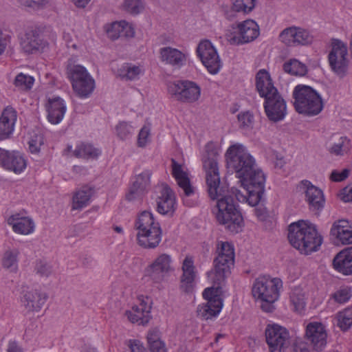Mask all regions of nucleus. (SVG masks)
<instances>
[{
    "mask_svg": "<svg viewBox=\"0 0 352 352\" xmlns=\"http://www.w3.org/2000/svg\"><path fill=\"white\" fill-rule=\"evenodd\" d=\"M47 45V41L36 29L27 30L20 41L21 50L26 54L41 52Z\"/></svg>",
    "mask_w": 352,
    "mask_h": 352,
    "instance_id": "nucleus-21",
    "label": "nucleus"
},
{
    "mask_svg": "<svg viewBox=\"0 0 352 352\" xmlns=\"http://www.w3.org/2000/svg\"><path fill=\"white\" fill-rule=\"evenodd\" d=\"M256 0H232V10L242 14H249L255 8Z\"/></svg>",
    "mask_w": 352,
    "mask_h": 352,
    "instance_id": "nucleus-45",
    "label": "nucleus"
},
{
    "mask_svg": "<svg viewBox=\"0 0 352 352\" xmlns=\"http://www.w3.org/2000/svg\"><path fill=\"white\" fill-rule=\"evenodd\" d=\"M16 3L31 11H40L45 9L50 0H15Z\"/></svg>",
    "mask_w": 352,
    "mask_h": 352,
    "instance_id": "nucleus-46",
    "label": "nucleus"
},
{
    "mask_svg": "<svg viewBox=\"0 0 352 352\" xmlns=\"http://www.w3.org/2000/svg\"><path fill=\"white\" fill-rule=\"evenodd\" d=\"M182 274L180 277V289L185 293L192 292L195 285L197 270L191 256H186L182 265Z\"/></svg>",
    "mask_w": 352,
    "mask_h": 352,
    "instance_id": "nucleus-24",
    "label": "nucleus"
},
{
    "mask_svg": "<svg viewBox=\"0 0 352 352\" xmlns=\"http://www.w3.org/2000/svg\"><path fill=\"white\" fill-rule=\"evenodd\" d=\"M160 58L162 63L179 69L186 65L187 54L177 48L164 47L160 49Z\"/></svg>",
    "mask_w": 352,
    "mask_h": 352,
    "instance_id": "nucleus-27",
    "label": "nucleus"
},
{
    "mask_svg": "<svg viewBox=\"0 0 352 352\" xmlns=\"http://www.w3.org/2000/svg\"><path fill=\"white\" fill-rule=\"evenodd\" d=\"M7 223L14 233L21 235L32 234L36 228L33 219L25 211L15 212L8 217Z\"/></svg>",
    "mask_w": 352,
    "mask_h": 352,
    "instance_id": "nucleus-22",
    "label": "nucleus"
},
{
    "mask_svg": "<svg viewBox=\"0 0 352 352\" xmlns=\"http://www.w3.org/2000/svg\"><path fill=\"white\" fill-rule=\"evenodd\" d=\"M34 271L40 276L47 278L52 273V267L49 263L40 260L36 263Z\"/></svg>",
    "mask_w": 352,
    "mask_h": 352,
    "instance_id": "nucleus-50",
    "label": "nucleus"
},
{
    "mask_svg": "<svg viewBox=\"0 0 352 352\" xmlns=\"http://www.w3.org/2000/svg\"><path fill=\"white\" fill-rule=\"evenodd\" d=\"M288 239L294 248L306 255L318 251L322 243V238L316 226L304 220H299L289 226Z\"/></svg>",
    "mask_w": 352,
    "mask_h": 352,
    "instance_id": "nucleus-3",
    "label": "nucleus"
},
{
    "mask_svg": "<svg viewBox=\"0 0 352 352\" xmlns=\"http://www.w3.org/2000/svg\"><path fill=\"white\" fill-rule=\"evenodd\" d=\"M176 208V200L173 190L163 186L157 200V210L162 214H172Z\"/></svg>",
    "mask_w": 352,
    "mask_h": 352,
    "instance_id": "nucleus-29",
    "label": "nucleus"
},
{
    "mask_svg": "<svg viewBox=\"0 0 352 352\" xmlns=\"http://www.w3.org/2000/svg\"><path fill=\"white\" fill-rule=\"evenodd\" d=\"M294 352H310L308 345L304 342H297L294 346Z\"/></svg>",
    "mask_w": 352,
    "mask_h": 352,
    "instance_id": "nucleus-63",
    "label": "nucleus"
},
{
    "mask_svg": "<svg viewBox=\"0 0 352 352\" xmlns=\"http://www.w3.org/2000/svg\"><path fill=\"white\" fill-rule=\"evenodd\" d=\"M350 140L345 136H342L330 148V152L336 155H342L350 149Z\"/></svg>",
    "mask_w": 352,
    "mask_h": 352,
    "instance_id": "nucleus-48",
    "label": "nucleus"
},
{
    "mask_svg": "<svg viewBox=\"0 0 352 352\" xmlns=\"http://www.w3.org/2000/svg\"><path fill=\"white\" fill-rule=\"evenodd\" d=\"M172 175L177 182V185L184 191L186 197H190L195 193V188L191 185L188 173L183 166L175 160L172 159Z\"/></svg>",
    "mask_w": 352,
    "mask_h": 352,
    "instance_id": "nucleus-31",
    "label": "nucleus"
},
{
    "mask_svg": "<svg viewBox=\"0 0 352 352\" xmlns=\"http://www.w3.org/2000/svg\"><path fill=\"white\" fill-rule=\"evenodd\" d=\"M216 254L213 261L214 268L207 272V276L212 284L221 285L234 263V245L227 241H219Z\"/></svg>",
    "mask_w": 352,
    "mask_h": 352,
    "instance_id": "nucleus-5",
    "label": "nucleus"
},
{
    "mask_svg": "<svg viewBox=\"0 0 352 352\" xmlns=\"http://www.w3.org/2000/svg\"><path fill=\"white\" fill-rule=\"evenodd\" d=\"M349 176V170L343 169L341 172L337 170L332 171L331 174V179L333 182H339L344 180Z\"/></svg>",
    "mask_w": 352,
    "mask_h": 352,
    "instance_id": "nucleus-57",
    "label": "nucleus"
},
{
    "mask_svg": "<svg viewBox=\"0 0 352 352\" xmlns=\"http://www.w3.org/2000/svg\"><path fill=\"white\" fill-rule=\"evenodd\" d=\"M347 56L346 45L339 39H333L328 59L333 72L340 77L345 76L348 70L349 61Z\"/></svg>",
    "mask_w": 352,
    "mask_h": 352,
    "instance_id": "nucleus-13",
    "label": "nucleus"
},
{
    "mask_svg": "<svg viewBox=\"0 0 352 352\" xmlns=\"http://www.w3.org/2000/svg\"><path fill=\"white\" fill-rule=\"evenodd\" d=\"M334 268L344 275H352V247L340 251L333 258Z\"/></svg>",
    "mask_w": 352,
    "mask_h": 352,
    "instance_id": "nucleus-34",
    "label": "nucleus"
},
{
    "mask_svg": "<svg viewBox=\"0 0 352 352\" xmlns=\"http://www.w3.org/2000/svg\"><path fill=\"white\" fill-rule=\"evenodd\" d=\"M151 352H166L165 345L162 341L157 342L149 346Z\"/></svg>",
    "mask_w": 352,
    "mask_h": 352,
    "instance_id": "nucleus-62",
    "label": "nucleus"
},
{
    "mask_svg": "<svg viewBox=\"0 0 352 352\" xmlns=\"http://www.w3.org/2000/svg\"><path fill=\"white\" fill-rule=\"evenodd\" d=\"M41 145V142H38L35 140H32L29 142V149H30V151L32 153H38L39 151H40Z\"/></svg>",
    "mask_w": 352,
    "mask_h": 352,
    "instance_id": "nucleus-64",
    "label": "nucleus"
},
{
    "mask_svg": "<svg viewBox=\"0 0 352 352\" xmlns=\"http://www.w3.org/2000/svg\"><path fill=\"white\" fill-rule=\"evenodd\" d=\"M236 32L226 35L227 40L232 45H243L251 43L260 34L259 26L256 21L248 19L236 25Z\"/></svg>",
    "mask_w": 352,
    "mask_h": 352,
    "instance_id": "nucleus-14",
    "label": "nucleus"
},
{
    "mask_svg": "<svg viewBox=\"0 0 352 352\" xmlns=\"http://www.w3.org/2000/svg\"><path fill=\"white\" fill-rule=\"evenodd\" d=\"M47 299V294L41 289L27 287L21 292L20 302L27 314H32L40 311Z\"/></svg>",
    "mask_w": 352,
    "mask_h": 352,
    "instance_id": "nucleus-16",
    "label": "nucleus"
},
{
    "mask_svg": "<svg viewBox=\"0 0 352 352\" xmlns=\"http://www.w3.org/2000/svg\"><path fill=\"white\" fill-rule=\"evenodd\" d=\"M146 338L148 346L152 344H155L157 342L162 341L160 338V331L157 329H150L148 332Z\"/></svg>",
    "mask_w": 352,
    "mask_h": 352,
    "instance_id": "nucleus-58",
    "label": "nucleus"
},
{
    "mask_svg": "<svg viewBox=\"0 0 352 352\" xmlns=\"http://www.w3.org/2000/svg\"><path fill=\"white\" fill-rule=\"evenodd\" d=\"M256 88L259 96L263 98L278 91L276 87L274 85V82L270 73L264 69H260L256 73Z\"/></svg>",
    "mask_w": 352,
    "mask_h": 352,
    "instance_id": "nucleus-32",
    "label": "nucleus"
},
{
    "mask_svg": "<svg viewBox=\"0 0 352 352\" xmlns=\"http://www.w3.org/2000/svg\"><path fill=\"white\" fill-rule=\"evenodd\" d=\"M134 228L137 231L138 243L142 248L155 249L160 245L162 238V230L151 212H142L135 221Z\"/></svg>",
    "mask_w": 352,
    "mask_h": 352,
    "instance_id": "nucleus-4",
    "label": "nucleus"
},
{
    "mask_svg": "<svg viewBox=\"0 0 352 352\" xmlns=\"http://www.w3.org/2000/svg\"><path fill=\"white\" fill-rule=\"evenodd\" d=\"M94 190L88 186H83L73 196L72 210H80L90 202Z\"/></svg>",
    "mask_w": 352,
    "mask_h": 352,
    "instance_id": "nucleus-37",
    "label": "nucleus"
},
{
    "mask_svg": "<svg viewBox=\"0 0 352 352\" xmlns=\"http://www.w3.org/2000/svg\"><path fill=\"white\" fill-rule=\"evenodd\" d=\"M121 21L113 22L111 24L110 27L107 30L108 36L113 40H115L121 36L122 28Z\"/></svg>",
    "mask_w": 352,
    "mask_h": 352,
    "instance_id": "nucleus-51",
    "label": "nucleus"
},
{
    "mask_svg": "<svg viewBox=\"0 0 352 352\" xmlns=\"http://www.w3.org/2000/svg\"><path fill=\"white\" fill-rule=\"evenodd\" d=\"M207 177V188L209 197L216 200L214 213L217 221L232 233H238L243 226V219L234 199L232 188L225 192L219 188L220 177L217 168L211 167Z\"/></svg>",
    "mask_w": 352,
    "mask_h": 352,
    "instance_id": "nucleus-2",
    "label": "nucleus"
},
{
    "mask_svg": "<svg viewBox=\"0 0 352 352\" xmlns=\"http://www.w3.org/2000/svg\"><path fill=\"white\" fill-rule=\"evenodd\" d=\"M263 107L268 119L277 122L283 120L287 114V104L278 91L265 98Z\"/></svg>",
    "mask_w": 352,
    "mask_h": 352,
    "instance_id": "nucleus-20",
    "label": "nucleus"
},
{
    "mask_svg": "<svg viewBox=\"0 0 352 352\" xmlns=\"http://www.w3.org/2000/svg\"><path fill=\"white\" fill-rule=\"evenodd\" d=\"M290 304L292 309L299 314H301L305 308L306 301L305 294L302 289L299 287L294 288L290 293Z\"/></svg>",
    "mask_w": 352,
    "mask_h": 352,
    "instance_id": "nucleus-39",
    "label": "nucleus"
},
{
    "mask_svg": "<svg viewBox=\"0 0 352 352\" xmlns=\"http://www.w3.org/2000/svg\"><path fill=\"white\" fill-rule=\"evenodd\" d=\"M27 164V160L19 151L0 147V166L3 169L19 175L25 170Z\"/></svg>",
    "mask_w": 352,
    "mask_h": 352,
    "instance_id": "nucleus-18",
    "label": "nucleus"
},
{
    "mask_svg": "<svg viewBox=\"0 0 352 352\" xmlns=\"http://www.w3.org/2000/svg\"><path fill=\"white\" fill-rule=\"evenodd\" d=\"M123 7L126 12L136 15L143 10L144 3L142 0H124Z\"/></svg>",
    "mask_w": 352,
    "mask_h": 352,
    "instance_id": "nucleus-49",
    "label": "nucleus"
},
{
    "mask_svg": "<svg viewBox=\"0 0 352 352\" xmlns=\"http://www.w3.org/2000/svg\"><path fill=\"white\" fill-rule=\"evenodd\" d=\"M206 155L203 160V167L206 173V182H207L208 174L212 169H209L211 167L214 168V170L217 168V175L219 176V170L217 163L218 151L215 144L210 142L206 144L205 146Z\"/></svg>",
    "mask_w": 352,
    "mask_h": 352,
    "instance_id": "nucleus-35",
    "label": "nucleus"
},
{
    "mask_svg": "<svg viewBox=\"0 0 352 352\" xmlns=\"http://www.w3.org/2000/svg\"><path fill=\"white\" fill-rule=\"evenodd\" d=\"M129 352H147L144 344L139 340L131 339L127 342Z\"/></svg>",
    "mask_w": 352,
    "mask_h": 352,
    "instance_id": "nucleus-54",
    "label": "nucleus"
},
{
    "mask_svg": "<svg viewBox=\"0 0 352 352\" xmlns=\"http://www.w3.org/2000/svg\"><path fill=\"white\" fill-rule=\"evenodd\" d=\"M340 199L344 202H352V186H346L342 189Z\"/></svg>",
    "mask_w": 352,
    "mask_h": 352,
    "instance_id": "nucleus-60",
    "label": "nucleus"
},
{
    "mask_svg": "<svg viewBox=\"0 0 352 352\" xmlns=\"http://www.w3.org/2000/svg\"><path fill=\"white\" fill-rule=\"evenodd\" d=\"M226 157L228 166L241 179L247 193L243 195L237 188H232L235 199L239 202H247L251 206H256L262 201L265 192V174L257 167L254 158L247 148L241 143L230 145L226 153Z\"/></svg>",
    "mask_w": 352,
    "mask_h": 352,
    "instance_id": "nucleus-1",
    "label": "nucleus"
},
{
    "mask_svg": "<svg viewBox=\"0 0 352 352\" xmlns=\"http://www.w3.org/2000/svg\"><path fill=\"white\" fill-rule=\"evenodd\" d=\"M34 82L33 77L20 73L16 76L14 84L19 90L28 91L32 87Z\"/></svg>",
    "mask_w": 352,
    "mask_h": 352,
    "instance_id": "nucleus-47",
    "label": "nucleus"
},
{
    "mask_svg": "<svg viewBox=\"0 0 352 352\" xmlns=\"http://www.w3.org/2000/svg\"><path fill=\"white\" fill-rule=\"evenodd\" d=\"M351 296V291L349 289H340L333 295L334 300L340 304L347 302Z\"/></svg>",
    "mask_w": 352,
    "mask_h": 352,
    "instance_id": "nucleus-52",
    "label": "nucleus"
},
{
    "mask_svg": "<svg viewBox=\"0 0 352 352\" xmlns=\"http://www.w3.org/2000/svg\"><path fill=\"white\" fill-rule=\"evenodd\" d=\"M295 110L306 116L318 115L323 109V102L320 95L310 86L296 85L292 93Z\"/></svg>",
    "mask_w": 352,
    "mask_h": 352,
    "instance_id": "nucleus-6",
    "label": "nucleus"
},
{
    "mask_svg": "<svg viewBox=\"0 0 352 352\" xmlns=\"http://www.w3.org/2000/svg\"><path fill=\"white\" fill-rule=\"evenodd\" d=\"M337 325L342 330L349 329L352 325V307L339 311L336 315Z\"/></svg>",
    "mask_w": 352,
    "mask_h": 352,
    "instance_id": "nucleus-44",
    "label": "nucleus"
},
{
    "mask_svg": "<svg viewBox=\"0 0 352 352\" xmlns=\"http://www.w3.org/2000/svg\"><path fill=\"white\" fill-rule=\"evenodd\" d=\"M305 335L316 351H322L327 344V331L321 322L309 323L306 327Z\"/></svg>",
    "mask_w": 352,
    "mask_h": 352,
    "instance_id": "nucleus-25",
    "label": "nucleus"
},
{
    "mask_svg": "<svg viewBox=\"0 0 352 352\" xmlns=\"http://www.w3.org/2000/svg\"><path fill=\"white\" fill-rule=\"evenodd\" d=\"M144 74V69L140 65L131 63L124 64L119 69V75L122 79L135 80Z\"/></svg>",
    "mask_w": 352,
    "mask_h": 352,
    "instance_id": "nucleus-38",
    "label": "nucleus"
},
{
    "mask_svg": "<svg viewBox=\"0 0 352 352\" xmlns=\"http://www.w3.org/2000/svg\"><path fill=\"white\" fill-rule=\"evenodd\" d=\"M19 251L17 249L6 250L2 258V265L4 268L12 272L18 270V256Z\"/></svg>",
    "mask_w": 352,
    "mask_h": 352,
    "instance_id": "nucleus-42",
    "label": "nucleus"
},
{
    "mask_svg": "<svg viewBox=\"0 0 352 352\" xmlns=\"http://www.w3.org/2000/svg\"><path fill=\"white\" fill-rule=\"evenodd\" d=\"M46 110L48 121L53 124H56L63 119L67 107L65 101L61 98L54 97L49 98L46 104Z\"/></svg>",
    "mask_w": 352,
    "mask_h": 352,
    "instance_id": "nucleus-30",
    "label": "nucleus"
},
{
    "mask_svg": "<svg viewBox=\"0 0 352 352\" xmlns=\"http://www.w3.org/2000/svg\"><path fill=\"white\" fill-rule=\"evenodd\" d=\"M72 88L80 98H87L94 91L95 80L86 68L81 65H74L67 69Z\"/></svg>",
    "mask_w": 352,
    "mask_h": 352,
    "instance_id": "nucleus-9",
    "label": "nucleus"
},
{
    "mask_svg": "<svg viewBox=\"0 0 352 352\" xmlns=\"http://www.w3.org/2000/svg\"><path fill=\"white\" fill-rule=\"evenodd\" d=\"M266 342L271 352L281 351L289 344V333L288 330L278 324H268L265 331Z\"/></svg>",
    "mask_w": 352,
    "mask_h": 352,
    "instance_id": "nucleus-17",
    "label": "nucleus"
},
{
    "mask_svg": "<svg viewBox=\"0 0 352 352\" xmlns=\"http://www.w3.org/2000/svg\"><path fill=\"white\" fill-rule=\"evenodd\" d=\"M175 270L173 259L170 254L162 253L146 267V275L156 283H160Z\"/></svg>",
    "mask_w": 352,
    "mask_h": 352,
    "instance_id": "nucleus-11",
    "label": "nucleus"
},
{
    "mask_svg": "<svg viewBox=\"0 0 352 352\" xmlns=\"http://www.w3.org/2000/svg\"><path fill=\"white\" fill-rule=\"evenodd\" d=\"M197 54L209 73L216 74L219 72L222 63L217 50L209 40L200 41Z\"/></svg>",
    "mask_w": 352,
    "mask_h": 352,
    "instance_id": "nucleus-15",
    "label": "nucleus"
},
{
    "mask_svg": "<svg viewBox=\"0 0 352 352\" xmlns=\"http://www.w3.org/2000/svg\"><path fill=\"white\" fill-rule=\"evenodd\" d=\"M279 38L289 47L310 45L314 41V36L309 29L296 25L283 29L279 34Z\"/></svg>",
    "mask_w": 352,
    "mask_h": 352,
    "instance_id": "nucleus-12",
    "label": "nucleus"
},
{
    "mask_svg": "<svg viewBox=\"0 0 352 352\" xmlns=\"http://www.w3.org/2000/svg\"><path fill=\"white\" fill-rule=\"evenodd\" d=\"M135 129L131 122L126 121H120L115 126L116 135L122 141L131 140L134 135Z\"/></svg>",
    "mask_w": 352,
    "mask_h": 352,
    "instance_id": "nucleus-40",
    "label": "nucleus"
},
{
    "mask_svg": "<svg viewBox=\"0 0 352 352\" xmlns=\"http://www.w3.org/2000/svg\"><path fill=\"white\" fill-rule=\"evenodd\" d=\"M254 208V214L258 218L259 221H264L266 220L268 214L267 211L265 207H264L263 205H258V204Z\"/></svg>",
    "mask_w": 352,
    "mask_h": 352,
    "instance_id": "nucleus-59",
    "label": "nucleus"
},
{
    "mask_svg": "<svg viewBox=\"0 0 352 352\" xmlns=\"http://www.w3.org/2000/svg\"><path fill=\"white\" fill-rule=\"evenodd\" d=\"M101 153L100 148L94 147L92 144L80 142L76 146L73 155L84 160H94L97 159Z\"/></svg>",
    "mask_w": 352,
    "mask_h": 352,
    "instance_id": "nucleus-36",
    "label": "nucleus"
},
{
    "mask_svg": "<svg viewBox=\"0 0 352 352\" xmlns=\"http://www.w3.org/2000/svg\"><path fill=\"white\" fill-rule=\"evenodd\" d=\"M282 286L283 283L280 278L260 276L253 284L252 295L256 300L272 304L279 298Z\"/></svg>",
    "mask_w": 352,
    "mask_h": 352,
    "instance_id": "nucleus-8",
    "label": "nucleus"
},
{
    "mask_svg": "<svg viewBox=\"0 0 352 352\" xmlns=\"http://www.w3.org/2000/svg\"><path fill=\"white\" fill-rule=\"evenodd\" d=\"M283 67L286 73L294 76H302L307 72V66L296 58L285 62Z\"/></svg>",
    "mask_w": 352,
    "mask_h": 352,
    "instance_id": "nucleus-41",
    "label": "nucleus"
},
{
    "mask_svg": "<svg viewBox=\"0 0 352 352\" xmlns=\"http://www.w3.org/2000/svg\"><path fill=\"white\" fill-rule=\"evenodd\" d=\"M330 234L339 243L352 244V226L346 219L336 221L331 226Z\"/></svg>",
    "mask_w": 352,
    "mask_h": 352,
    "instance_id": "nucleus-28",
    "label": "nucleus"
},
{
    "mask_svg": "<svg viewBox=\"0 0 352 352\" xmlns=\"http://www.w3.org/2000/svg\"><path fill=\"white\" fill-rule=\"evenodd\" d=\"M11 43V36L5 34L0 28V56L4 54L8 46Z\"/></svg>",
    "mask_w": 352,
    "mask_h": 352,
    "instance_id": "nucleus-55",
    "label": "nucleus"
},
{
    "mask_svg": "<svg viewBox=\"0 0 352 352\" xmlns=\"http://www.w3.org/2000/svg\"><path fill=\"white\" fill-rule=\"evenodd\" d=\"M167 91L171 98L179 102L192 104L199 100L201 89L195 81L178 80L167 84Z\"/></svg>",
    "mask_w": 352,
    "mask_h": 352,
    "instance_id": "nucleus-7",
    "label": "nucleus"
},
{
    "mask_svg": "<svg viewBox=\"0 0 352 352\" xmlns=\"http://www.w3.org/2000/svg\"><path fill=\"white\" fill-rule=\"evenodd\" d=\"M302 188L305 190L306 199L310 207L314 210L322 209L324 204L322 191L307 180L302 182Z\"/></svg>",
    "mask_w": 352,
    "mask_h": 352,
    "instance_id": "nucleus-33",
    "label": "nucleus"
},
{
    "mask_svg": "<svg viewBox=\"0 0 352 352\" xmlns=\"http://www.w3.org/2000/svg\"><path fill=\"white\" fill-rule=\"evenodd\" d=\"M151 175V172L146 170L136 176L126 195L127 200L134 201L142 197L149 187Z\"/></svg>",
    "mask_w": 352,
    "mask_h": 352,
    "instance_id": "nucleus-26",
    "label": "nucleus"
},
{
    "mask_svg": "<svg viewBox=\"0 0 352 352\" xmlns=\"http://www.w3.org/2000/svg\"><path fill=\"white\" fill-rule=\"evenodd\" d=\"M239 128L245 133L250 132L254 127V118L249 111H241L237 116Z\"/></svg>",
    "mask_w": 352,
    "mask_h": 352,
    "instance_id": "nucleus-43",
    "label": "nucleus"
},
{
    "mask_svg": "<svg viewBox=\"0 0 352 352\" xmlns=\"http://www.w3.org/2000/svg\"><path fill=\"white\" fill-rule=\"evenodd\" d=\"M18 113L12 106L6 107L0 116V141L10 139L14 133Z\"/></svg>",
    "mask_w": 352,
    "mask_h": 352,
    "instance_id": "nucleus-23",
    "label": "nucleus"
},
{
    "mask_svg": "<svg viewBox=\"0 0 352 352\" xmlns=\"http://www.w3.org/2000/svg\"><path fill=\"white\" fill-rule=\"evenodd\" d=\"M150 135V129L144 126L139 132L138 137V146L139 147H144L146 146L148 141V138Z\"/></svg>",
    "mask_w": 352,
    "mask_h": 352,
    "instance_id": "nucleus-53",
    "label": "nucleus"
},
{
    "mask_svg": "<svg viewBox=\"0 0 352 352\" xmlns=\"http://www.w3.org/2000/svg\"><path fill=\"white\" fill-rule=\"evenodd\" d=\"M138 300L139 304L126 310L124 315L131 323L146 326L152 318L151 300L147 296H142L138 298Z\"/></svg>",
    "mask_w": 352,
    "mask_h": 352,
    "instance_id": "nucleus-19",
    "label": "nucleus"
},
{
    "mask_svg": "<svg viewBox=\"0 0 352 352\" xmlns=\"http://www.w3.org/2000/svg\"><path fill=\"white\" fill-rule=\"evenodd\" d=\"M7 352H23V351L16 341L10 340L8 344Z\"/></svg>",
    "mask_w": 352,
    "mask_h": 352,
    "instance_id": "nucleus-61",
    "label": "nucleus"
},
{
    "mask_svg": "<svg viewBox=\"0 0 352 352\" xmlns=\"http://www.w3.org/2000/svg\"><path fill=\"white\" fill-rule=\"evenodd\" d=\"M221 294V285L213 284V286L206 288L202 295L207 302L198 306V315L206 320L217 316L223 307Z\"/></svg>",
    "mask_w": 352,
    "mask_h": 352,
    "instance_id": "nucleus-10",
    "label": "nucleus"
},
{
    "mask_svg": "<svg viewBox=\"0 0 352 352\" xmlns=\"http://www.w3.org/2000/svg\"><path fill=\"white\" fill-rule=\"evenodd\" d=\"M122 30L121 36L124 37H133L135 35V30L132 24L126 21H121Z\"/></svg>",
    "mask_w": 352,
    "mask_h": 352,
    "instance_id": "nucleus-56",
    "label": "nucleus"
}]
</instances>
